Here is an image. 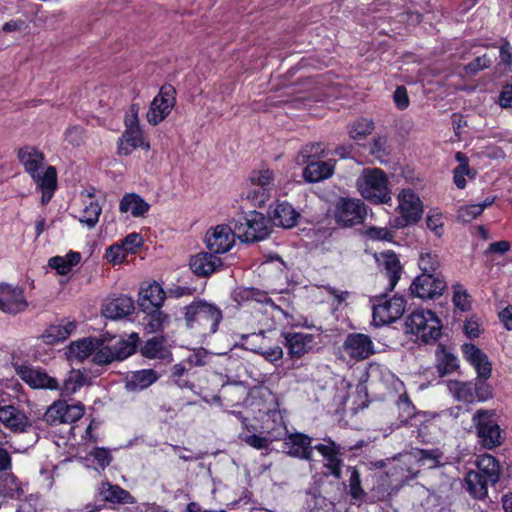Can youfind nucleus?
<instances>
[{"instance_id": "obj_51", "label": "nucleus", "mask_w": 512, "mask_h": 512, "mask_svg": "<svg viewBox=\"0 0 512 512\" xmlns=\"http://www.w3.org/2000/svg\"><path fill=\"white\" fill-rule=\"evenodd\" d=\"M325 155V147L323 143H309L306 144L296 156V162L299 165H304L310 161L311 158H319Z\"/></svg>"}, {"instance_id": "obj_64", "label": "nucleus", "mask_w": 512, "mask_h": 512, "mask_svg": "<svg viewBox=\"0 0 512 512\" xmlns=\"http://www.w3.org/2000/svg\"><path fill=\"white\" fill-rule=\"evenodd\" d=\"M124 245L125 252L135 253L136 249L142 245V238L137 233L128 234L120 243Z\"/></svg>"}, {"instance_id": "obj_34", "label": "nucleus", "mask_w": 512, "mask_h": 512, "mask_svg": "<svg viewBox=\"0 0 512 512\" xmlns=\"http://www.w3.org/2000/svg\"><path fill=\"white\" fill-rule=\"evenodd\" d=\"M150 209V204L136 193H126L119 203V211L135 217H143Z\"/></svg>"}, {"instance_id": "obj_18", "label": "nucleus", "mask_w": 512, "mask_h": 512, "mask_svg": "<svg viewBox=\"0 0 512 512\" xmlns=\"http://www.w3.org/2000/svg\"><path fill=\"white\" fill-rule=\"evenodd\" d=\"M19 162L33 181L40 180L46 167H44V154L33 146H24L18 150Z\"/></svg>"}, {"instance_id": "obj_15", "label": "nucleus", "mask_w": 512, "mask_h": 512, "mask_svg": "<svg viewBox=\"0 0 512 512\" xmlns=\"http://www.w3.org/2000/svg\"><path fill=\"white\" fill-rule=\"evenodd\" d=\"M227 225H217L207 231L205 236L206 247L209 251L216 254H224L230 251L235 243V235Z\"/></svg>"}, {"instance_id": "obj_39", "label": "nucleus", "mask_w": 512, "mask_h": 512, "mask_svg": "<svg viewBox=\"0 0 512 512\" xmlns=\"http://www.w3.org/2000/svg\"><path fill=\"white\" fill-rule=\"evenodd\" d=\"M98 494L107 502L134 503V498L128 491L118 485H112L108 482H104L99 486Z\"/></svg>"}, {"instance_id": "obj_2", "label": "nucleus", "mask_w": 512, "mask_h": 512, "mask_svg": "<svg viewBox=\"0 0 512 512\" xmlns=\"http://www.w3.org/2000/svg\"><path fill=\"white\" fill-rule=\"evenodd\" d=\"M184 318L188 328L199 329L203 335H211L218 330L222 312L214 304L197 300L185 307Z\"/></svg>"}, {"instance_id": "obj_4", "label": "nucleus", "mask_w": 512, "mask_h": 512, "mask_svg": "<svg viewBox=\"0 0 512 512\" xmlns=\"http://www.w3.org/2000/svg\"><path fill=\"white\" fill-rule=\"evenodd\" d=\"M267 419L263 422L265 435L253 433H241L240 439L250 447L261 450L267 449L274 441L280 440L287 432L283 415L280 410H270Z\"/></svg>"}, {"instance_id": "obj_27", "label": "nucleus", "mask_w": 512, "mask_h": 512, "mask_svg": "<svg viewBox=\"0 0 512 512\" xmlns=\"http://www.w3.org/2000/svg\"><path fill=\"white\" fill-rule=\"evenodd\" d=\"M76 324L70 319H61L51 324L41 335V339L45 344L54 345L65 341L75 330Z\"/></svg>"}, {"instance_id": "obj_17", "label": "nucleus", "mask_w": 512, "mask_h": 512, "mask_svg": "<svg viewBox=\"0 0 512 512\" xmlns=\"http://www.w3.org/2000/svg\"><path fill=\"white\" fill-rule=\"evenodd\" d=\"M16 373L32 388L49 389L52 391L60 389L58 380L41 369H36L28 365H19L16 367Z\"/></svg>"}, {"instance_id": "obj_49", "label": "nucleus", "mask_w": 512, "mask_h": 512, "mask_svg": "<svg viewBox=\"0 0 512 512\" xmlns=\"http://www.w3.org/2000/svg\"><path fill=\"white\" fill-rule=\"evenodd\" d=\"M96 338H84L75 342H72L69 346V352L72 356L79 360L86 359L89 356H93Z\"/></svg>"}, {"instance_id": "obj_58", "label": "nucleus", "mask_w": 512, "mask_h": 512, "mask_svg": "<svg viewBox=\"0 0 512 512\" xmlns=\"http://www.w3.org/2000/svg\"><path fill=\"white\" fill-rule=\"evenodd\" d=\"M127 256L124 245L120 243L113 244L106 249L105 257L113 265L122 263Z\"/></svg>"}, {"instance_id": "obj_63", "label": "nucleus", "mask_w": 512, "mask_h": 512, "mask_svg": "<svg viewBox=\"0 0 512 512\" xmlns=\"http://www.w3.org/2000/svg\"><path fill=\"white\" fill-rule=\"evenodd\" d=\"M65 140L72 146H80L84 142V132L79 126H72L65 131Z\"/></svg>"}, {"instance_id": "obj_5", "label": "nucleus", "mask_w": 512, "mask_h": 512, "mask_svg": "<svg viewBox=\"0 0 512 512\" xmlns=\"http://www.w3.org/2000/svg\"><path fill=\"white\" fill-rule=\"evenodd\" d=\"M239 239L246 243L264 240L270 234L268 219L258 211L245 213L234 225Z\"/></svg>"}, {"instance_id": "obj_46", "label": "nucleus", "mask_w": 512, "mask_h": 512, "mask_svg": "<svg viewBox=\"0 0 512 512\" xmlns=\"http://www.w3.org/2000/svg\"><path fill=\"white\" fill-rule=\"evenodd\" d=\"M477 468L476 472H481L485 477L490 480L491 485H494L499 480V464L495 457L489 454H484L478 457L477 459Z\"/></svg>"}, {"instance_id": "obj_19", "label": "nucleus", "mask_w": 512, "mask_h": 512, "mask_svg": "<svg viewBox=\"0 0 512 512\" xmlns=\"http://www.w3.org/2000/svg\"><path fill=\"white\" fill-rule=\"evenodd\" d=\"M408 452L401 453L395 457L388 469V476L391 478V482H394L398 486H403L409 481L417 478L419 470L416 468L413 462L408 463Z\"/></svg>"}, {"instance_id": "obj_22", "label": "nucleus", "mask_w": 512, "mask_h": 512, "mask_svg": "<svg viewBox=\"0 0 512 512\" xmlns=\"http://www.w3.org/2000/svg\"><path fill=\"white\" fill-rule=\"evenodd\" d=\"M312 438L303 433L289 434L283 442V451L288 455L302 460H311L314 447Z\"/></svg>"}, {"instance_id": "obj_40", "label": "nucleus", "mask_w": 512, "mask_h": 512, "mask_svg": "<svg viewBox=\"0 0 512 512\" xmlns=\"http://www.w3.org/2000/svg\"><path fill=\"white\" fill-rule=\"evenodd\" d=\"M37 188L42 191L41 202L47 204L57 187V171L54 166H47L40 180L35 181Z\"/></svg>"}, {"instance_id": "obj_32", "label": "nucleus", "mask_w": 512, "mask_h": 512, "mask_svg": "<svg viewBox=\"0 0 512 512\" xmlns=\"http://www.w3.org/2000/svg\"><path fill=\"white\" fill-rule=\"evenodd\" d=\"M0 422L13 431H24L28 425L26 415L13 405L0 406Z\"/></svg>"}, {"instance_id": "obj_54", "label": "nucleus", "mask_w": 512, "mask_h": 512, "mask_svg": "<svg viewBox=\"0 0 512 512\" xmlns=\"http://www.w3.org/2000/svg\"><path fill=\"white\" fill-rule=\"evenodd\" d=\"M426 225L436 237H441L444 233L443 214L438 209H431L426 217Z\"/></svg>"}, {"instance_id": "obj_26", "label": "nucleus", "mask_w": 512, "mask_h": 512, "mask_svg": "<svg viewBox=\"0 0 512 512\" xmlns=\"http://www.w3.org/2000/svg\"><path fill=\"white\" fill-rule=\"evenodd\" d=\"M300 214L293 206L286 202H277L270 210V219L274 225L283 228H292L297 224Z\"/></svg>"}, {"instance_id": "obj_35", "label": "nucleus", "mask_w": 512, "mask_h": 512, "mask_svg": "<svg viewBox=\"0 0 512 512\" xmlns=\"http://www.w3.org/2000/svg\"><path fill=\"white\" fill-rule=\"evenodd\" d=\"M141 354L148 359L171 360V351L163 337H152L140 349Z\"/></svg>"}, {"instance_id": "obj_1", "label": "nucleus", "mask_w": 512, "mask_h": 512, "mask_svg": "<svg viewBox=\"0 0 512 512\" xmlns=\"http://www.w3.org/2000/svg\"><path fill=\"white\" fill-rule=\"evenodd\" d=\"M355 185L359 194L373 204H387L392 200L388 176L380 168H364Z\"/></svg>"}, {"instance_id": "obj_55", "label": "nucleus", "mask_w": 512, "mask_h": 512, "mask_svg": "<svg viewBox=\"0 0 512 512\" xmlns=\"http://www.w3.org/2000/svg\"><path fill=\"white\" fill-rule=\"evenodd\" d=\"M453 303L461 311H468L471 308L470 295L461 284L453 285Z\"/></svg>"}, {"instance_id": "obj_29", "label": "nucleus", "mask_w": 512, "mask_h": 512, "mask_svg": "<svg viewBox=\"0 0 512 512\" xmlns=\"http://www.w3.org/2000/svg\"><path fill=\"white\" fill-rule=\"evenodd\" d=\"M491 484L481 472L471 470L464 477V488L471 497L483 500L488 495V486Z\"/></svg>"}, {"instance_id": "obj_59", "label": "nucleus", "mask_w": 512, "mask_h": 512, "mask_svg": "<svg viewBox=\"0 0 512 512\" xmlns=\"http://www.w3.org/2000/svg\"><path fill=\"white\" fill-rule=\"evenodd\" d=\"M491 64V58L487 54H484L482 56L476 57L471 62H469L465 66V71L468 74H477L478 72L490 67Z\"/></svg>"}, {"instance_id": "obj_3", "label": "nucleus", "mask_w": 512, "mask_h": 512, "mask_svg": "<svg viewBox=\"0 0 512 512\" xmlns=\"http://www.w3.org/2000/svg\"><path fill=\"white\" fill-rule=\"evenodd\" d=\"M406 333L415 335L424 343L437 341L442 334L440 319L431 310L416 309L405 321Z\"/></svg>"}, {"instance_id": "obj_60", "label": "nucleus", "mask_w": 512, "mask_h": 512, "mask_svg": "<svg viewBox=\"0 0 512 512\" xmlns=\"http://www.w3.org/2000/svg\"><path fill=\"white\" fill-rule=\"evenodd\" d=\"M89 459H93L101 469H105L112 460L110 451L106 448H94L89 454Z\"/></svg>"}, {"instance_id": "obj_20", "label": "nucleus", "mask_w": 512, "mask_h": 512, "mask_svg": "<svg viewBox=\"0 0 512 512\" xmlns=\"http://www.w3.org/2000/svg\"><path fill=\"white\" fill-rule=\"evenodd\" d=\"M284 346L292 359H299L309 353L314 346L315 337L313 334L302 332H282Z\"/></svg>"}, {"instance_id": "obj_7", "label": "nucleus", "mask_w": 512, "mask_h": 512, "mask_svg": "<svg viewBox=\"0 0 512 512\" xmlns=\"http://www.w3.org/2000/svg\"><path fill=\"white\" fill-rule=\"evenodd\" d=\"M399 217L394 220L395 228H404L419 222L423 214V203L411 188L402 189L398 196Z\"/></svg>"}, {"instance_id": "obj_25", "label": "nucleus", "mask_w": 512, "mask_h": 512, "mask_svg": "<svg viewBox=\"0 0 512 512\" xmlns=\"http://www.w3.org/2000/svg\"><path fill=\"white\" fill-rule=\"evenodd\" d=\"M134 300L126 295L107 299L102 313L106 318L116 320L130 315L134 311Z\"/></svg>"}, {"instance_id": "obj_61", "label": "nucleus", "mask_w": 512, "mask_h": 512, "mask_svg": "<svg viewBox=\"0 0 512 512\" xmlns=\"http://www.w3.org/2000/svg\"><path fill=\"white\" fill-rule=\"evenodd\" d=\"M475 399L478 401H486L492 398V387L486 382V380L477 378L476 383L473 386Z\"/></svg>"}, {"instance_id": "obj_56", "label": "nucleus", "mask_w": 512, "mask_h": 512, "mask_svg": "<svg viewBox=\"0 0 512 512\" xmlns=\"http://www.w3.org/2000/svg\"><path fill=\"white\" fill-rule=\"evenodd\" d=\"M366 234L369 239L374 241L392 242L395 231L388 227H370L367 229Z\"/></svg>"}, {"instance_id": "obj_28", "label": "nucleus", "mask_w": 512, "mask_h": 512, "mask_svg": "<svg viewBox=\"0 0 512 512\" xmlns=\"http://www.w3.org/2000/svg\"><path fill=\"white\" fill-rule=\"evenodd\" d=\"M408 463L413 462L420 471L421 468L433 469L440 465L443 456L439 449H419L413 448L409 452Z\"/></svg>"}, {"instance_id": "obj_24", "label": "nucleus", "mask_w": 512, "mask_h": 512, "mask_svg": "<svg viewBox=\"0 0 512 512\" xmlns=\"http://www.w3.org/2000/svg\"><path fill=\"white\" fill-rule=\"evenodd\" d=\"M150 149V143L145 139L141 128H125L118 140L117 153L119 155H130L135 149Z\"/></svg>"}, {"instance_id": "obj_14", "label": "nucleus", "mask_w": 512, "mask_h": 512, "mask_svg": "<svg viewBox=\"0 0 512 512\" xmlns=\"http://www.w3.org/2000/svg\"><path fill=\"white\" fill-rule=\"evenodd\" d=\"M253 190L249 191L247 198L255 204H264L269 199V193L274 186V173L269 169L254 170L249 175Z\"/></svg>"}, {"instance_id": "obj_41", "label": "nucleus", "mask_w": 512, "mask_h": 512, "mask_svg": "<svg viewBox=\"0 0 512 512\" xmlns=\"http://www.w3.org/2000/svg\"><path fill=\"white\" fill-rule=\"evenodd\" d=\"M88 383L89 379L84 372L80 370H71L67 374L63 384L60 385V389L57 391H60V395L63 397L71 396L77 393L83 386L87 385Z\"/></svg>"}, {"instance_id": "obj_37", "label": "nucleus", "mask_w": 512, "mask_h": 512, "mask_svg": "<svg viewBox=\"0 0 512 512\" xmlns=\"http://www.w3.org/2000/svg\"><path fill=\"white\" fill-rule=\"evenodd\" d=\"M26 484L11 473H4L0 477V494L11 499H20L25 493Z\"/></svg>"}, {"instance_id": "obj_21", "label": "nucleus", "mask_w": 512, "mask_h": 512, "mask_svg": "<svg viewBox=\"0 0 512 512\" xmlns=\"http://www.w3.org/2000/svg\"><path fill=\"white\" fill-rule=\"evenodd\" d=\"M325 459V467L329 469L330 474L333 475L336 479H340L342 475V465L343 461L340 456L341 447L336 442H334L331 438L324 439V443H320L314 446Z\"/></svg>"}, {"instance_id": "obj_43", "label": "nucleus", "mask_w": 512, "mask_h": 512, "mask_svg": "<svg viewBox=\"0 0 512 512\" xmlns=\"http://www.w3.org/2000/svg\"><path fill=\"white\" fill-rule=\"evenodd\" d=\"M449 393L457 401L472 403L475 401L473 385L469 382L450 380L446 384Z\"/></svg>"}, {"instance_id": "obj_16", "label": "nucleus", "mask_w": 512, "mask_h": 512, "mask_svg": "<svg viewBox=\"0 0 512 512\" xmlns=\"http://www.w3.org/2000/svg\"><path fill=\"white\" fill-rule=\"evenodd\" d=\"M446 288L444 279L437 275L421 274L410 286L411 293L420 299H434L442 295Z\"/></svg>"}, {"instance_id": "obj_13", "label": "nucleus", "mask_w": 512, "mask_h": 512, "mask_svg": "<svg viewBox=\"0 0 512 512\" xmlns=\"http://www.w3.org/2000/svg\"><path fill=\"white\" fill-rule=\"evenodd\" d=\"M406 301L402 296H394L373 305V323L376 326L390 324L399 319L405 311Z\"/></svg>"}, {"instance_id": "obj_30", "label": "nucleus", "mask_w": 512, "mask_h": 512, "mask_svg": "<svg viewBox=\"0 0 512 512\" xmlns=\"http://www.w3.org/2000/svg\"><path fill=\"white\" fill-rule=\"evenodd\" d=\"M116 361H122L131 356L137 348L139 336L137 333H131L126 337L110 336L108 337Z\"/></svg>"}, {"instance_id": "obj_57", "label": "nucleus", "mask_w": 512, "mask_h": 512, "mask_svg": "<svg viewBox=\"0 0 512 512\" xmlns=\"http://www.w3.org/2000/svg\"><path fill=\"white\" fill-rule=\"evenodd\" d=\"M349 470H350V478H349L350 494L354 499H361L364 497L365 492L361 487L359 471L354 467H350Z\"/></svg>"}, {"instance_id": "obj_42", "label": "nucleus", "mask_w": 512, "mask_h": 512, "mask_svg": "<svg viewBox=\"0 0 512 512\" xmlns=\"http://www.w3.org/2000/svg\"><path fill=\"white\" fill-rule=\"evenodd\" d=\"M436 368L441 376L452 373L458 368L457 357L443 345H439L435 352Z\"/></svg>"}, {"instance_id": "obj_44", "label": "nucleus", "mask_w": 512, "mask_h": 512, "mask_svg": "<svg viewBox=\"0 0 512 512\" xmlns=\"http://www.w3.org/2000/svg\"><path fill=\"white\" fill-rule=\"evenodd\" d=\"M108 337L96 338L92 361L97 365H108L116 359Z\"/></svg>"}, {"instance_id": "obj_36", "label": "nucleus", "mask_w": 512, "mask_h": 512, "mask_svg": "<svg viewBox=\"0 0 512 512\" xmlns=\"http://www.w3.org/2000/svg\"><path fill=\"white\" fill-rule=\"evenodd\" d=\"M159 378L154 369H142L131 372L126 378V388L130 391L143 390Z\"/></svg>"}, {"instance_id": "obj_31", "label": "nucleus", "mask_w": 512, "mask_h": 512, "mask_svg": "<svg viewBox=\"0 0 512 512\" xmlns=\"http://www.w3.org/2000/svg\"><path fill=\"white\" fill-rule=\"evenodd\" d=\"M335 164L329 161H309L303 171V178L309 183H317L330 178L334 173Z\"/></svg>"}, {"instance_id": "obj_50", "label": "nucleus", "mask_w": 512, "mask_h": 512, "mask_svg": "<svg viewBox=\"0 0 512 512\" xmlns=\"http://www.w3.org/2000/svg\"><path fill=\"white\" fill-rule=\"evenodd\" d=\"M374 130V123L372 120L361 118L353 122L348 129V133L353 140L365 139Z\"/></svg>"}, {"instance_id": "obj_8", "label": "nucleus", "mask_w": 512, "mask_h": 512, "mask_svg": "<svg viewBox=\"0 0 512 512\" xmlns=\"http://www.w3.org/2000/svg\"><path fill=\"white\" fill-rule=\"evenodd\" d=\"M472 421L483 447L492 449L502 443L501 430L492 412L479 409L473 415Z\"/></svg>"}, {"instance_id": "obj_11", "label": "nucleus", "mask_w": 512, "mask_h": 512, "mask_svg": "<svg viewBox=\"0 0 512 512\" xmlns=\"http://www.w3.org/2000/svg\"><path fill=\"white\" fill-rule=\"evenodd\" d=\"M342 352L354 361H362L375 354V345L369 335L349 333L343 344Z\"/></svg>"}, {"instance_id": "obj_45", "label": "nucleus", "mask_w": 512, "mask_h": 512, "mask_svg": "<svg viewBox=\"0 0 512 512\" xmlns=\"http://www.w3.org/2000/svg\"><path fill=\"white\" fill-rule=\"evenodd\" d=\"M496 197H487L482 203L463 205L457 210L458 220L468 223L480 216L485 208L495 202Z\"/></svg>"}, {"instance_id": "obj_52", "label": "nucleus", "mask_w": 512, "mask_h": 512, "mask_svg": "<svg viewBox=\"0 0 512 512\" xmlns=\"http://www.w3.org/2000/svg\"><path fill=\"white\" fill-rule=\"evenodd\" d=\"M418 266L422 274L436 275L440 267L438 255L431 251H422L419 255Z\"/></svg>"}, {"instance_id": "obj_12", "label": "nucleus", "mask_w": 512, "mask_h": 512, "mask_svg": "<svg viewBox=\"0 0 512 512\" xmlns=\"http://www.w3.org/2000/svg\"><path fill=\"white\" fill-rule=\"evenodd\" d=\"M29 306L23 288L7 283H0V311L16 315Z\"/></svg>"}, {"instance_id": "obj_9", "label": "nucleus", "mask_w": 512, "mask_h": 512, "mask_svg": "<svg viewBox=\"0 0 512 512\" xmlns=\"http://www.w3.org/2000/svg\"><path fill=\"white\" fill-rule=\"evenodd\" d=\"M84 412L85 407L80 402L68 404L66 401L58 400L47 408L43 418L49 425L68 424L82 418Z\"/></svg>"}, {"instance_id": "obj_23", "label": "nucleus", "mask_w": 512, "mask_h": 512, "mask_svg": "<svg viewBox=\"0 0 512 512\" xmlns=\"http://www.w3.org/2000/svg\"><path fill=\"white\" fill-rule=\"evenodd\" d=\"M189 266L195 275L207 277L220 270L223 266V262L221 258L211 251L200 252L191 256Z\"/></svg>"}, {"instance_id": "obj_33", "label": "nucleus", "mask_w": 512, "mask_h": 512, "mask_svg": "<svg viewBox=\"0 0 512 512\" xmlns=\"http://www.w3.org/2000/svg\"><path fill=\"white\" fill-rule=\"evenodd\" d=\"M140 307L143 311L160 308L165 300V292L160 284L154 282L142 288L140 292Z\"/></svg>"}, {"instance_id": "obj_6", "label": "nucleus", "mask_w": 512, "mask_h": 512, "mask_svg": "<svg viewBox=\"0 0 512 512\" xmlns=\"http://www.w3.org/2000/svg\"><path fill=\"white\" fill-rule=\"evenodd\" d=\"M332 215L338 226L348 228L364 221L367 207L360 199L340 197L333 205Z\"/></svg>"}, {"instance_id": "obj_10", "label": "nucleus", "mask_w": 512, "mask_h": 512, "mask_svg": "<svg viewBox=\"0 0 512 512\" xmlns=\"http://www.w3.org/2000/svg\"><path fill=\"white\" fill-rule=\"evenodd\" d=\"M175 89L171 85H164L152 100L147 112V121L155 126L161 123L171 112L176 103Z\"/></svg>"}, {"instance_id": "obj_47", "label": "nucleus", "mask_w": 512, "mask_h": 512, "mask_svg": "<svg viewBox=\"0 0 512 512\" xmlns=\"http://www.w3.org/2000/svg\"><path fill=\"white\" fill-rule=\"evenodd\" d=\"M102 207L96 200L84 201V207L80 212L79 222L88 229H93L99 221Z\"/></svg>"}, {"instance_id": "obj_38", "label": "nucleus", "mask_w": 512, "mask_h": 512, "mask_svg": "<svg viewBox=\"0 0 512 512\" xmlns=\"http://www.w3.org/2000/svg\"><path fill=\"white\" fill-rule=\"evenodd\" d=\"M385 276L388 280L387 288L391 291L397 285L402 272V267L397 255L394 252H387L382 254Z\"/></svg>"}, {"instance_id": "obj_62", "label": "nucleus", "mask_w": 512, "mask_h": 512, "mask_svg": "<svg viewBox=\"0 0 512 512\" xmlns=\"http://www.w3.org/2000/svg\"><path fill=\"white\" fill-rule=\"evenodd\" d=\"M253 351L264 357V359L269 362L278 361L283 357V349L278 345L269 347L267 349L257 348L253 349Z\"/></svg>"}, {"instance_id": "obj_53", "label": "nucleus", "mask_w": 512, "mask_h": 512, "mask_svg": "<svg viewBox=\"0 0 512 512\" xmlns=\"http://www.w3.org/2000/svg\"><path fill=\"white\" fill-rule=\"evenodd\" d=\"M462 352L465 359L475 368L483 361H487L488 356L477 346L472 343H465L462 345Z\"/></svg>"}, {"instance_id": "obj_48", "label": "nucleus", "mask_w": 512, "mask_h": 512, "mask_svg": "<svg viewBox=\"0 0 512 512\" xmlns=\"http://www.w3.org/2000/svg\"><path fill=\"white\" fill-rule=\"evenodd\" d=\"M144 318L145 330L148 333H157L162 331L169 322L167 314L159 310V308L150 309Z\"/></svg>"}]
</instances>
